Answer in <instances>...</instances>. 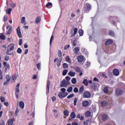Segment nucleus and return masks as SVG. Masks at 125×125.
Listing matches in <instances>:
<instances>
[{
	"instance_id": "obj_1",
	"label": "nucleus",
	"mask_w": 125,
	"mask_h": 125,
	"mask_svg": "<svg viewBox=\"0 0 125 125\" xmlns=\"http://www.w3.org/2000/svg\"><path fill=\"white\" fill-rule=\"evenodd\" d=\"M19 92H20V83H18L15 88V94L17 99L19 98V94H18Z\"/></svg>"
},
{
	"instance_id": "obj_2",
	"label": "nucleus",
	"mask_w": 125,
	"mask_h": 125,
	"mask_svg": "<svg viewBox=\"0 0 125 125\" xmlns=\"http://www.w3.org/2000/svg\"><path fill=\"white\" fill-rule=\"evenodd\" d=\"M3 65L5 68V73H7V70L10 69V65H9V63H7L5 61L3 62Z\"/></svg>"
},
{
	"instance_id": "obj_3",
	"label": "nucleus",
	"mask_w": 125,
	"mask_h": 125,
	"mask_svg": "<svg viewBox=\"0 0 125 125\" xmlns=\"http://www.w3.org/2000/svg\"><path fill=\"white\" fill-rule=\"evenodd\" d=\"M91 10V5L88 3H86L85 5L84 12H89Z\"/></svg>"
},
{
	"instance_id": "obj_4",
	"label": "nucleus",
	"mask_w": 125,
	"mask_h": 125,
	"mask_svg": "<svg viewBox=\"0 0 125 125\" xmlns=\"http://www.w3.org/2000/svg\"><path fill=\"white\" fill-rule=\"evenodd\" d=\"M68 95V93L65 92V93H62V92H60L58 94V97H59V98H60V99H62V98H65V97H66V96H67Z\"/></svg>"
},
{
	"instance_id": "obj_5",
	"label": "nucleus",
	"mask_w": 125,
	"mask_h": 125,
	"mask_svg": "<svg viewBox=\"0 0 125 125\" xmlns=\"http://www.w3.org/2000/svg\"><path fill=\"white\" fill-rule=\"evenodd\" d=\"M84 98H89L91 96V93L88 91H85L83 94Z\"/></svg>"
},
{
	"instance_id": "obj_6",
	"label": "nucleus",
	"mask_w": 125,
	"mask_h": 125,
	"mask_svg": "<svg viewBox=\"0 0 125 125\" xmlns=\"http://www.w3.org/2000/svg\"><path fill=\"white\" fill-rule=\"evenodd\" d=\"M113 40L112 39H108L105 42V45L106 46H109L110 44H113Z\"/></svg>"
},
{
	"instance_id": "obj_7",
	"label": "nucleus",
	"mask_w": 125,
	"mask_h": 125,
	"mask_svg": "<svg viewBox=\"0 0 125 125\" xmlns=\"http://www.w3.org/2000/svg\"><path fill=\"white\" fill-rule=\"evenodd\" d=\"M113 74L114 76L118 77V76L120 75V71H119V69L117 68L114 69L113 70Z\"/></svg>"
},
{
	"instance_id": "obj_8",
	"label": "nucleus",
	"mask_w": 125,
	"mask_h": 125,
	"mask_svg": "<svg viewBox=\"0 0 125 125\" xmlns=\"http://www.w3.org/2000/svg\"><path fill=\"white\" fill-rule=\"evenodd\" d=\"M17 33L19 38H22V34L21 33V30L20 29V26H19L17 28Z\"/></svg>"
},
{
	"instance_id": "obj_9",
	"label": "nucleus",
	"mask_w": 125,
	"mask_h": 125,
	"mask_svg": "<svg viewBox=\"0 0 125 125\" xmlns=\"http://www.w3.org/2000/svg\"><path fill=\"white\" fill-rule=\"evenodd\" d=\"M15 46V44L12 43H11L8 45V47L9 48L10 51H13V50H14Z\"/></svg>"
},
{
	"instance_id": "obj_10",
	"label": "nucleus",
	"mask_w": 125,
	"mask_h": 125,
	"mask_svg": "<svg viewBox=\"0 0 125 125\" xmlns=\"http://www.w3.org/2000/svg\"><path fill=\"white\" fill-rule=\"evenodd\" d=\"M116 94L117 96H120V95H122L123 94V91L120 89H117L116 91Z\"/></svg>"
},
{
	"instance_id": "obj_11",
	"label": "nucleus",
	"mask_w": 125,
	"mask_h": 125,
	"mask_svg": "<svg viewBox=\"0 0 125 125\" xmlns=\"http://www.w3.org/2000/svg\"><path fill=\"white\" fill-rule=\"evenodd\" d=\"M77 59H78V62H79V63H82V62H83V60H84L83 56H78L77 58Z\"/></svg>"
},
{
	"instance_id": "obj_12",
	"label": "nucleus",
	"mask_w": 125,
	"mask_h": 125,
	"mask_svg": "<svg viewBox=\"0 0 125 125\" xmlns=\"http://www.w3.org/2000/svg\"><path fill=\"white\" fill-rule=\"evenodd\" d=\"M89 104V102L87 101H84L82 102L83 107H87Z\"/></svg>"
},
{
	"instance_id": "obj_13",
	"label": "nucleus",
	"mask_w": 125,
	"mask_h": 125,
	"mask_svg": "<svg viewBox=\"0 0 125 125\" xmlns=\"http://www.w3.org/2000/svg\"><path fill=\"white\" fill-rule=\"evenodd\" d=\"M102 119L104 122H105V121H107L108 120V115L106 114H104L102 116Z\"/></svg>"
},
{
	"instance_id": "obj_14",
	"label": "nucleus",
	"mask_w": 125,
	"mask_h": 125,
	"mask_svg": "<svg viewBox=\"0 0 125 125\" xmlns=\"http://www.w3.org/2000/svg\"><path fill=\"white\" fill-rule=\"evenodd\" d=\"M61 87H66L67 84H66V80L63 79L62 81V83L60 85Z\"/></svg>"
},
{
	"instance_id": "obj_15",
	"label": "nucleus",
	"mask_w": 125,
	"mask_h": 125,
	"mask_svg": "<svg viewBox=\"0 0 125 125\" xmlns=\"http://www.w3.org/2000/svg\"><path fill=\"white\" fill-rule=\"evenodd\" d=\"M102 107H105L108 105V102L105 101H103L101 102Z\"/></svg>"
},
{
	"instance_id": "obj_16",
	"label": "nucleus",
	"mask_w": 125,
	"mask_h": 125,
	"mask_svg": "<svg viewBox=\"0 0 125 125\" xmlns=\"http://www.w3.org/2000/svg\"><path fill=\"white\" fill-rule=\"evenodd\" d=\"M6 29H9L7 32V35H9L12 31V27L11 26H7Z\"/></svg>"
},
{
	"instance_id": "obj_17",
	"label": "nucleus",
	"mask_w": 125,
	"mask_h": 125,
	"mask_svg": "<svg viewBox=\"0 0 125 125\" xmlns=\"http://www.w3.org/2000/svg\"><path fill=\"white\" fill-rule=\"evenodd\" d=\"M78 33V28H75L74 29V33L71 34V38H73V37H75L77 33Z\"/></svg>"
},
{
	"instance_id": "obj_18",
	"label": "nucleus",
	"mask_w": 125,
	"mask_h": 125,
	"mask_svg": "<svg viewBox=\"0 0 125 125\" xmlns=\"http://www.w3.org/2000/svg\"><path fill=\"white\" fill-rule=\"evenodd\" d=\"M16 79H17V75L15 74L12 76V80L11 81V83H14L15 81H16Z\"/></svg>"
},
{
	"instance_id": "obj_19",
	"label": "nucleus",
	"mask_w": 125,
	"mask_h": 125,
	"mask_svg": "<svg viewBox=\"0 0 125 125\" xmlns=\"http://www.w3.org/2000/svg\"><path fill=\"white\" fill-rule=\"evenodd\" d=\"M41 21H42V17H38L35 20V23L36 24H39Z\"/></svg>"
},
{
	"instance_id": "obj_20",
	"label": "nucleus",
	"mask_w": 125,
	"mask_h": 125,
	"mask_svg": "<svg viewBox=\"0 0 125 125\" xmlns=\"http://www.w3.org/2000/svg\"><path fill=\"white\" fill-rule=\"evenodd\" d=\"M50 86V81L48 80L47 82V93L49 92V87Z\"/></svg>"
},
{
	"instance_id": "obj_21",
	"label": "nucleus",
	"mask_w": 125,
	"mask_h": 125,
	"mask_svg": "<svg viewBox=\"0 0 125 125\" xmlns=\"http://www.w3.org/2000/svg\"><path fill=\"white\" fill-rule=\"evenodd\" d=\"M83 90H84V87L83 86V85H82L79 89V94H82V93L83 92Z\"/></svg>"
},
{
	"instance_id": "obj_22",
	"label": "nucleus",
	"mask_w": 125,
	"mask_h": 125,
	"mask_svg": "<svg viewBox=\"0 0 125 125\" xmlns=\"http://www.w3.org/2000/svg\"><path fill=\"white\" fill-rule=\"evenodd\" d=\"M20 107L21 109H24V107L25 106V104L23 102L21 101L19 103Z\"/></svg>"
},
{
	"instance_id": "obj_23",
	"label": "nucleus",
	"mask_w": 125,
	"mask_h": 125,
	"mask_svg": "<svg viewBox=\"0 0 125 125\" xmlns=\"http://www.w3.org/2000/svg\"><path fill=\"white\" fill-rule=\"evenodd\" d=\"M58 55L59 57H60V59H61V58H62V60H63V57H62V51H61V50H58Z\"/></svg>"
},
{
	"instance_id": "obj_24",
	"label": "nucleus",
	"mask_w": 125,
	"mask_h": 125,
	"mask_svg": "<svg viewBox=\"0 0 125 125\" xmlns=\"http://www.w3.org/2000/svg\"><path fill=\"white\" fill-rule=\"evenodd\" d=\"M65 61L66 62H67V63H70V64H71V58H70V57L69 56L66 57Z\"/></svg>"
},
{
	"instance_id": "obj_25",
	"label": "nucleus",
	"mask_w": 125,
	"mask_h": 125,
	"mask_svg": "<svg viewBox=\"0 0 125 125\" xmlns=\"http://www.w3.org/2000/svg\"><path fill=\"white\" fill-rule=\"evenodd\" d=\"M62 58L59 59L57 62V65L58 66V67L60 66V65H61V62H62Z\"/></svg>"
},
{
	"instance_id": "obj_26",
	"label": "nucleus",
	"mask_w": 125,
	"mask_h": 125,
	"mask_svg": "<svg viewBox=\"0 0 125 125\" xmlns=\"http://www.w3.org/2000/svg\"><path fill=\"white\" fill-rule=\"evenodd\" d=\"M70 117L71 119H75L76 118V113H75V112L72 111L70 113Z\"/></svg>"
},
{
	"instance_id": "obj_27",
	"label": "nucleus",
	"mask_w": 125,
	"mask_h": 125,
	"mask_svg": "<svg viewBox=\"0 0 125 125\" xmlns=\"http://www.w3.org/2000/svg\"><path fill=\"white\" fill-rule=\"evenodd\" d=\"M76 75V73L71 71L68 73V76H70V77H75Z\"/></svg>"
},
{
	"instance_id": "obj_28",
	"label": "nucleus",
	"mask_w": 125,
	"mask_h": 125,
	"mask_svg": "<svg viewBox=\"0 0 125 125\" xmlns=\"http://www.w3.org/2000/svg\"><path fill=\"white\" fill-rule=\"evenodd\" d=\"M46 7H47V8H51V7H52V3L48 2L46 5Z\"/></svg>"
},
{
	"instance_id": "obj_29",
	"label": "nucleus",
	"mask_w": 125,
	"mask_h": 125,
	"mask_svg": "<svg viewBox=\"0 0 125 125\" xmlns=\"http://www.w3.org/2000/svg\"><path fill=\"white\" fill-rule=\"evenodd\" d=\"M108 34L109 36H111V37L115 36V33H114V31H113L112 30H109L108 32Z\"/></svg>"
},
{
	"instance_id": "obj_30",
	"label": "nucleus",
	"mask_w": 125,
	"mask_h": 125,
	"mask_svg": "<svg viewBox=\"0 0 125 125\" xmlns=\"http://www.w3.org/2000/svg\"><path fill=\"white\" fill-rule=\"evenodd\" d=\"M62 67L63 69H68L69 68V65L67 63H64L62 64Z\"/></svg>"
},
{
	"instance_id": "obj_31",
	"label": "nucleus",
	"mask_w": 125,
	"mask_h": 125,
	"mask_svg": "<svg viewBox=\"0 0 125 125\" xmlns=\"http://www.w3.org/2000/svg\"><path fill=\"white\" fill-rule=\"evenodd\" d=\"M83 84L86 85V86H87V85H88V81H87V79H84V80L83 81Z\"/></svg>"
},
{
	"instance_id": "obj_32",
	"label": "nucleus",
	"mask_w": 125,
	"mask_h": 125,
	"mask_svg": "<svg viewBox=\"0 0 125 125\" xmlns=\"http://www.w3.org/2000/svg\"><path fill=\"white\" fill-rule=\"evenodd\" d=\"M85 115L86 117H90L91 116V112L90 111H87L85 112Z\"/></svg>"
},
{
	"instance_id": "obj_33",
	"label": "nucleus",
	"mask_w": 125,
	"mask_h": 125,
	"mask_svg": "<svg viewBox=\"0 0 125 125\" xmlns=\"http://www.w3.org/2000/svg\"><path fill=\"white\" fill-rule=\"evenodd\" d=\"M78 33L80 37H82V36H83V29H80L78 31Z\"/></svg>"
},
{
	"instance_id": "obj_34",
	"label": "nucleus",
	"mask_w": 125,
	"mask_h": 125,
	"mask_svg": "<svg viewBox=\"0 0 125 125\" xmlns=\"http://www.w3.org/2000/svg\"><path fill=\"white\" fill-rule=\"evenodd\" d=\"M0 40H5V36L4 35H3V33H0Z\"/></svg>"
},
{
	"instance_id": "obj_35",
	"label": "nucleus",
	"mask_w": 125,
	"mask_h": 125,
	"mask_svg": "<svg viewBox=\"0 0 125 125\" xmlns=\"http://www.w3.org/2000/svg\"><path fill=\"white\" fill-rule=\"evenodd\" d=\"M104 93H106V94H107V93H109V89L108 88V87H105L104 89Z\"/></svg>"
},
{
	"instance_id": "obj_36",
	"label": "nucleus",
	"mask_w": 125,
	"mask_h": 125,
	"mask_svg": "<svg viewBox=\"0 0 125 125\" xmlns=\"http://www.w3.org/2000/svg\"><path fill=\"white\" fill-rule=\"evenodd\" d=\"M74 50H75L74 53L75 54H77L78 52L79 51H80V48L78 47H76L75 48Z\"/></svg>"
},
{
	"instance_id": "obj_37",
	"label": "nucleus",
	"mask_w": 125,
	"mask_h": 125,
	"mask_svg": "<svg viewBox=\"0 0 125 125\" xmlns=\"http://www.w3.org/2000/svg\"><path fill=\"white\" fill-rule=\"evenodd\" d=\"M63 114L64 116L68 117V116H69V111L67 110H65L63 111Z\"/></svg>"
},
{
	"instance_id": "obj_38",
	"label": "nucleus",
	"mask_w": 125,
	"mask_h": 125,
	"mask_svg": "<svg viewBox=\"0 0 125 125\" xmlns=\"http://www.w3.org/2000/svg\"><path fill=\"white\" fill-rule=\"evenodd\" d=\"M71 83L73 84H75V83H77V79H76L75 78H72V79L71 80Z\"/></svg>"
},
{
	"instance_id": "obj_39",
	"label": "nucleus",
	"mask_w": 125,
	"mask_h": 125,
	"mask_svg": "<svg viewBox=\"0 0 125 125\" xmlns=\"http://www.w3.org/2000/svg\"><path fill=\"white\" fill-rule=\"evenodd\" d=\"M67 73H68V69H64L63 70L62 75L66 76V75H67Z\"/></svg>"
},
{
	"instance_id": "obj_40",
	"label": "nucleus",
	"mask_w": 125,
	"mask_h": 125,
	"mask_svg": "<svg viewBox=\"0 0 125 125\" xmlns=\"http://www.w3.org/2000/svg\"><path fill=\"white\" fill-rule=\"evenodd\" d=\"M78 98H75L74 100V106H77V102H78Z\"/></svg>"
},
{
	"instance_id": "obj_41",
	"label": "nucleus",
	"mask_w": 125,
	"mask_h": 125,
	"mask_svg": "<svg viewBox=\"0 0 125 125\" xmlns=\"http://www.w3.org/2000/svg\"><path fill=\"white\" fill-rule=\"evenodd\" d=\"M74 69L78 72L79 73V72H81V68L79 67H74Z\"/></svg>"
},
{
	"instance_id": "obj_42",
	"label": "nucleus",
	"mask_w": 125,
	"mask_h": 125,
	"mask_svg": "<svg viewBox=\"0 0 125 125\" xmlns=\"http://www.w3.org/2000/svg\"><path fill=\"white\" fill-rule=\"evenodd\" d=\"M73 91V87L72 86L68 87L67 90V92H71V91Z\"/></svg>"
},
{
	"instance_id": "obj_43",
	"label": "nucleus",
	"mask_w": 125,
	"mask_h": 125,
	"mask_svg": "<svg viewBox=\"0 0 125 125\" xmlns=\"http://www.w3.org/2000/svg\"><path fill=\"white\" fill-rule=\"evenodd\" d=\"M3 76H2V71H1V69H0V79L3 80Z\"/></svg>"
},
{
	"instance_id": "obj_44",
	"label": "nucleus",
	"mask_w": 125,
	"mask_h": 125,
	"mask_svg": "<svg viewBox=\"0 0 125 125\" xmlns=\"http://www.w3.org/2000/svg\"><path fill=\"white\" fill-rule=\"evenodd\" d=\"M17 53H19V54H21L22 53V49L20 48H19L17 50Z\"/></svg>"
},
{
	"instance_id": "obj_45",
	"label": "nucleus",
	"mask_w": 125,
	"mask_h": 125,
	"mask_svg": "<svg viewBox=\"0 0 125 125\" xmlns=\"http://www.w3.org/2000/svg\"><path fill=\"white\" fill-rule=\"evenodd\" d=\"M72 44L73 46H77V40L75 39L73 41Z\"/></svg>"
},
{
	"instance_id": "obj_46",
	"label": "nucleus",
	"mask_w": 125,
	"mask_h": 125,
	"mask_svg": "<svg viewBox=\"0 0 125 125\" xmlns=\"http://www.w3.org/2000/svg\"><path fill=\"white\" fill-rule=\"evenodd\" d=\"M95 87H96V83H92V86H91L92 89H95Z\"/></svg>"
},
{
	"instance_id": "obj_47",
	"label": "nucleus",
	"mask_w": 125,
	"mask_h": 125,
	"mask_svg": "<svg viewBox=\"0 0 125 125\" xmlns=\"http://www.w3.org/2000/svg\"><path fill=\"white\" fill-rule=\"evenodd\" d=\"M74 97V94H71L67 97V99H70V98H73Z\"/></svg>"
},
{
	"instance_id": "obj_48",
	"label": "nucleus",
	"mask_w": 125,
	"mask_h": 125,
	"mask_svg": "<svg viewBox=\"0 0 125 125\" xmlns=\"http://www.w3.org/2000/svg\"><path fill=\"white\" fill-rule=\"evenodd\" d=\"M6 79L7 81H8L10 82V80H11V77L9 76V75H7L6 76Z\"/></svg>"
},
{
	"instance_id": "obj_49",
	"label": "nucleus",
	"mask_w": 125,
	"mask_h": 125,
	"mask_svg": "<svg viewBox=\"0 0 125 125\" xmlns=\"http://www.w3.org/2000/svg\"><path fill=\"white\" fill-rule=\"evenodd\" d=\"M54 39V37H53V35H52L50 38V44L51 45V43H52V42L53 41V39Z\"/></svg>"
},
{
	"instance_id": "obj_50",
	"label": "nucleus",
	"mask_w": 125,
	"mask_h": 125,
	"mask_svg": "<svg viewBox=\"0 0 125 125\" xmlns=\"http://www.w3.org/2000/svg\"><path fill=\"white\" fill-rule=\"evenodd\" d=\"M25 22V17H22L21 20V24H24Z\"/></svg>"
},
{
	"instance_id": "obj_51",
	"label": "nucleus",
	"mask_w": 125,
	"mask_h": 125,
	"mask_svg": "<svg viewBox=\"0 0 125 125\" xmlns=\"http://www.w3.org/2000/svg\"><path fill=\"white\" fill-rule=\"evenodd\" d=\"M73 91L75 93H77L79 92V89L78 88V87H75V88H74Z\"/></svg>"
},
{
	"instance_id": "obj_52",
	"label": "nucleus",
	"mask_w": 125,
	"mask_h": 125,
	"mask_svg": "<svg viewBox=\"0 0 125 125\" xmlns=\"http://www.w3.org/2000/svg\"><path fill=\"white\" fill-rule=\"evenodd\" d=\"M10 59L9 56H5L4 58L5 61H8Z\"/></svg>"
},
{
	"instance_id": "obj_53",
	"label": "nucleus",
	"mask_w": 125,
	"mask_h": 125,
	"mask_svg": "<svg viewBox=\"0 0 125 125\" xmlns=\"http://www.w3.org/2000/svg\"><path fill=\"white\" fill-rule=\"evenodd\" d=\"M61 92H62V93H65L66 92V88H62V89H61Z\"/></svg>"
},
{
	"instance_id": "obj_54",
	"label": "nucleus",
	"mask_w": 125,
	"mask_h": 125,
	"mask_svg": "<svg viewBox=\"0 0 125 125\" xmlns=\"http://www.w3.org/2000/svg\"><path fill=\"white\" fill-rule=\"evenodd\" d=\"M22 42H23V40L20 39L19 40V45H22Z\"/></svg>"
},
{
	"instance_id": "obj_55",
	"label": "nucleus",
	"mask_w": 125,
	"mask_h": 125,
	"mask_svg": "<svg viewBox=\"0 0 125 125\" xmlns=\"http://www.w3.org/2000/svg\"><path fill=\"white\" fill-rule=\"evenodd\" d=\"M69 47H70V45H69V44L66 45L64 47V50H67L68 49V48H69Z\"/></svg>"
},
{
	"instance_id": "obj_56",
	"label": "nucleus",
	"mask_w": 125,
	"mask_h": 125,
	"mask_svg": "<svg viewBox=\"0 0 125 125\" xmlns=\"http://www.w3.org/2000/svg\"><path fill=\"white\" fill-rule=\"evenodd\" d=\"M0 101L1 102H5V98L3 97H0Z\"/></svg>"
},
{
	"instance_id": "obj_57",
	"label": "nucleus",
	"mask_w": 125,
	"mask_h": 125,
	"mask_svg": "<svg viewBox=\"0 0 125 125\" xmlns=\"http://www.w3.org/2000/svg\"><path fill=\"white\" fill-rule=\"evenodd\" d=\"M9 80H6L3 83V85H6V84H8V83H9Z\"/></svg>"
},
{
	"instance_id": "obj_58",
	"label": "nucleus",
	"mask_w": 125,
	"mask_h": 125,
	"mask_svg": "<svg viewBox=\"0 0 125 125\" xmlns=\"http://www.w3.org/2000/svg\"><path fill=\"white\" fill-rule=\"evenodd\" d=\"M18 113H19V109L18 108H16L15 113V116H17Z\"/></svg>"
},
{
	"instance_id": "obj_59",
	"label": "nucleus",
	"mask_w": 125,
	"mask_h": 125,
	"mask_svg": "<svg viewBox=\"0 0 125 125\" xmlns=\"http://www.w3.org/2000/svg\"><path fill=\"white\" fill-rule=\"evenodd\" d=\"M37 68L38 69V70H40L41 69V62H40L37 64Z\"/></svg>"
},
{
	"instance_id": "obj_60",
	"label": "nucleus",
	"mask_w": 125,
	"mask_h": 125,
	"mask_svg": "<svg viewBox=\"0 0 125 125\" xmlns=\"http://www.w3.org/2000/svg\"><path fill=\"white\" fill-rule=\"evenodd\" d=\"M65 79L67 82H69V81H70L71 80V78H70V77L69 76H66L65 77Z\"/></svg>"
},
{
	"instance_id": "obj_61",
	"label": "nucleus",
	"mask_w": 125,
	"mask_h": 125,
	"mask_svg": "<svg viewBox=\"0 0 125 125\" xmlns=\"http://www.w3.org/2000/svg\"><path fill=\"white\" fill-rule=\"evenodd\" d=\"M11 11H12V9L9 8L8 12H7L8 14H10V13H11Z\"/></svg>"
},
{
	"instance_id": "obj_62",
	"label": "nucleus",
	"mask_w": 125,
	"mask_h": 125,
	"mask_svg": "<svg viewBox=\"0 0 125 125\" xmlns=\"http://www.w3.org/2000/svg\"><path fill=\"white\" fill-rule=\"evenodd\" d=\"M4 22H6L7 21V17L5 16L3 18Z\"/></svg>"
},
{
	"instance_id": "obj_63",
	"label": "nucleus",
	"mask_w": 125,
	"mask_h": 125,
	"mask_svg": "<svg viewBox=\"0 0 125 125\" xmlns=\"http://www.w3.org/2000/svg\"><path fill=\"white\" fill-rule=\"evenodd\" d=\"M56 101V97H55V96H53L52 98V101H53V102H54Z\"/></svg>"
},
{
	"instance_id": "obj_64",
	"label": "nucleus",
	"mask_w": 125,
	"mask_h": 125,
	"mask_svg": "<svg viewBox=\"0 0 125 125\" xmlns=\"http://www.w3.org/2000/svg\"><path fill=\"white\" fill-rule=\"evenodd\" d=\"M87 123L88 124H91L92 123V120L91 119L87 120Z\"/></svg>"
}]
</instances>
